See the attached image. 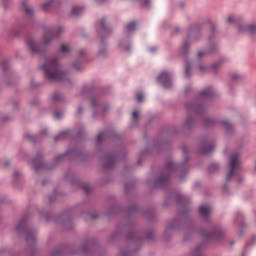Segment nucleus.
<instances>
[{
  "label": "nucleus",
  "instance_id": "26",
  "mask_svg": "<svg viewBox=\"0 0 256 256\" xmlns=\"http://www.w3.org/2000/svg\"><path fill=\"white\" fill-rule=\"evenodd\" d=\"M53 99H54V101H61V94H59V93L54 94Z\"/></svg>",
  "mask_w": 256,
  "mask_h": 256
},
{
  "label": "nucleus",
  "instance_id": "10",
  "mask_svg": "<svg viewBox=\"0 0 256 256\" xmlns=\"http://www.w3.org/2000/svg\"><path fill=\"white\" fill-rule=\"evenodd\" d=\"M199 213L202 217H209L211 214V206H200Z\"/></svg>",
  "mask_w": 256,
  "mask_h": 256
},
{
  "label": "nucleus",
  "instance_id": "51",
  "mask_svg": "<svg viewBox=\"0 0 256 256\" xmlns=\"http://www.w3.org/2000/svg\"><path fill=\"white\" fill-rule=\"evenodd\" d=\"M19 174L18 173H15V176H18Z\"/></svg>",
  "mask_w": 256,
  "mask_h": 256
},
{
  "label": "nucleus",
  "instance_id": "46",
  "mask_svg": "<svg viewBox=\"0 0 256 256\" xmlns=\"http://www.w3.org/2000/svg\"><path fill=\"white\" fill-rule=\"evenodd\" d=\"M99 55H103V51H100V52H99Z\"/></svg>",
  "mask_w": 256,
  "mask_h": 256
},
{
  "label": "nucleus",
  "instance_id": "32",
  "mask_svg": "<svg viewBox=\"0 0 256 256\" xmlns=\"http://www.w3.org/2000/svg\"><path fill=\"white\" fill-rule=\"evenodd\" d=\"M68 133H69L68 131L61 132V133L59 134V136L55 138L56 141H57V139H60V137H63V135H67Z\"/></svg>",
  "mask_w": 256,
  "mask_h": 256
},
{
  "label": "nucleus",
  "instance_id": "28",
  "mask_svg": "<svg viewBox=\"0 0 256 256\" xmlns=\"http://www.w3.org/2000/svg\"><path fill=\"white\" fill-rule=\"evenodd\" d=\"M83 189H84V191H85L86 193H89V192L91 191V186H89V184H85V185L83 186Z\"/></svg>",
  "mask_w": 256,
  "mask_h": 256
},
{
  "label": "nucleus",
  "instance_id": "43",
  "mask_svg": "<svg viewBox=\"0 0 256 256\" xmlns=\"http://www.w3.org/2000/svg\"><path fill=\"white\" fill-rule=\"evenodd\" d=\"M192 110L195 111V113H197V109L195 108V106H192Z\"/></svg>",
  "mask_w": 256,
  "mask_h": 256
},
{
  "label": "nucleus",
  "instance_id": "21",
  "mask_svg": "<svg viewBox=\"0 0 256 256\" xmlns=\"http://www.w3.org/2000/svg\"><path fill=\"white\" fill-rule=\"evenodd\" d=\"M107 137V132H101L98 137H97V141L98 143H101V141H103V139H105Z\"/></svg>",
  "mask_w": 256,
  "mask_h": 256
},
{
  "label": "nucleus",
  "instance_id": "27",
  "mask_svg": "<svg viewBox=\"0 0 256 256\" xmlns=\"http://www.w3.org/2000/svg\"><path fill=\"white\" fill-rule=\"evenodd\" d=\"M132 117L134 119V121H137V118L139 117V112L137 110H135L133 113H132Z\"/></svg>",
  "mask_w": 256,
  "mask_h": 256
},
{
  "label": "nucleus",
  "instance_id": "13",
  "mask_svg": "<svg viewBox=\"0 0 256 256\" xmlns=\"http://www.w3.org/2000/svg\"><path fill=\"white\" fill-rule=\"evenodd\" d=\"M36 239L35 232L33 230H29L26 234L27 243H33Z\"/></svg>",
  "mask_w": 256,
  "mask_h": 256
},
{
  "label": "nucleus",
  "instance_id": "7",
  "mask_svg": "<svg viewBox=\"0 0 256 256\" xmlns=\"http://www.w3.org/2000/svg\"><path fill=\"white\" fill-rule=\"evenodd\" d=\"M104 161V167L106 169H111V167H113L115 165V161H117V157L116 156H111V155H106L103 158Z\"/></svg>",
  "mask_w": 256,
  "mask_h": 256
},
{
  "label": "nucleus",
  "instance_id": "5",
  "mask_svg": "<svg viewBox=\"0 0 256 256\" xmlns=\"http://www.w3.org/2000/svg\"><path fill=\"white\" fill-rule=\"evenodd\" d=\"M158 83H161L164 89H171L173 83L171 82V74L169 72H162L158 76Z\"/></svg>",
  "mask_w": 256,
  "mask_h": 256
},
{
  "label": "nucleus",
  "instance_id": "33",
  "mask_svg": "<svg viewBox=\"0 0 256 256\" xmlns=\"http://www.w3.org/2000/svg\"><path fill=\"white\" fill-rule=\"evenodd\" d=\"M192 123H193V120H191L189 118L186 120V125H188V127L191 126Z\"/></svg>",
  "mask_w": 256,
  "mask_h": 256
},
{
  "label": "nucleus",
  "instance_id": "4",
  "mask_svg": "<svg viewBox=\"0 0 256 256\" xmlns=\"http://www.w3.org/2000/svg\"><path fill=\"white\" fill-rule=\"evenodd\" d=\"M65 29L63 26H59L56 30H48L44 34L43 42L45 45H49L53 39H57L61 33H64Z\"/></svg>",
  "mask_w": 256,
  "mask_h": 256
},
{
  "label": "nucleus",
  "instance_id": "37",
  "mask_svg": "<svg viewBox=\"0 0 256 256\" xmlns=\"http://www.w3.org/2000/svg\"><path fill=\"white\" fill-rule=\"evenodd\" d=\"M217 67H218V64H213V65H212L213 71H215V70L217 69Z\"/></svg>",
  "mask_w": 256,
  "mask_h": 256
},
{
  "label": "nucleus",
  "instance_id": "45",
  "mask_svg": "<svg viewBox=\"0 0 256 256\" xmlns=\"http://www.w3.org/2000/svg\"><path fill=\"white\" fill-rule=\"evenodd\" d=\"M6 167L9 165V161L5 162Z\"/></svg>",
  "mask_w": 256,
  "mask_h": 256
},
{
  "label": "nucleus",
  "instance_id": "42",
  "mask_svg": "<svg viewBox=\"0 0 256 256\" xmlns=\"http://www.w3.org/2000/svg\"><path fill=\"white\" fill-rule=\"evenodd\" d=\"M3 5H4V9H7V4L5 1L3 2Z\"/></svg>",
  "mask_w": 256,
  "mask_h": 256
},
{
  "label": "nucleus",
  "instance_id": "3",
  "mask_svg": "<svg viewBox=\"0 0 256 256\" xmlns=\"http://www.w3.org/2000/svg\"><path fill=\"white\" fill-rule=\"evenodd\" d=\"M175 170H177V165L172 162H168L166 164V172H163L155 183L156 187H165V185L169 183V175Z\"/></svg>",
  "mask_w": 256,
  "mask_h": 256
},
{
  "label": "nucleus",
  "instance_id": "36",
  "mask_svg": "<svg viewBox=\"0 0 256 256\" xmlns=\"http://www.w3.org/2000/svg\"><path fill=\"white\" fill-rule=\"evenodd\" d=\"M232 79H234V80H237V79H239V75H237V74H234V75L232 76Z\"/></svg>",
  "mask_w": 256,
  "mask_h": 256
},
{
  "label": "nucleus",
  "instance_id": "47",
  "mask_svg": "<svg viewBox=\"0 0 256 256\" xmlns=\"http://www.w3.org/2000/svg\"><path fill=\"white\" fill-rule=\"evenodd\" d=\"M200 71H203V66L200 67Z\"/></svg>",
  "mask_w": 256,
  "mask_h": 256
},
{
  "label": "nucleus",
  "instance_id": "11",
  "mask_svg": "<svg viewBox=\"0 0 256 256\" xmlns=\"http://www.w3.org/2000/svg\"><path fill=\"white\" fill-rule=\"evenodd\" d=\"M81 13H83V7H81V6L72 7V10H71L72 17H79V15H81Z\"/></svg>",
  "mask_w": 256,
  "mask_h": 256
},
{
  "label": "nucleus",
  "instance_id": "19",
  "mask_svg": "<svg viewBox=\"0 0 256 256\" xmlns=\"http://www.w3.org/2000/svg\"><path fill=\"white\" fill-rule=\"evenodd\" d=\"M137 29V24L135 22H130L126 26V31H135Z\"/></svg>",
  "mask_w": 256,
  "mask_h": 256
},
{
  "label": "nucleus",
  "instance_id": "12",
  "mask_svg": "<svg viewBox=\"0 0 256 256\" xmlns=\"http://www.w3.org/2000/svg\"><path fill=\"white\" fill-rule=\"evenodd\" d=\"M203 237H206V239H217L218 235H221L220 231H216L212 234L207 232H202Z\"/></svg>",
  "mask_w": 256,
  "mask_h": 256
},
{
  "label": "nucleus",
  "instance_id": "15",
  "mask_svg": "<svg viewBox=\"0 0 256 256\" xmlns=\"http://www.w3.org/2000/svg\"><path fill=\"white\" fill-rule=\"evenodd\" d=\"M213 149H215V145H213V144H206V145L201 149V152H202V153H211V151H213Z\"/></svg>",
  "mask_w": 256,
  "mask_h": 256
},
{
  "label": "nucleus",
  "instance_id": "50",
  "mask_svg": "<svg viewBox=\"0 0 256 256\" xmlns=\"http://www.w3.org/2000/svg\"><path fill=\"white\" fill-rule=\"evenodd\" d=\"M126 51H129V47L126 48Z\"/></svg>",
  "mask_w": 256,
  "mask_h": 256
},
{
  "label": "nucleus",
  "instance_id": "2",
  "mask_svg": "<svg viewBox=\"0 0 256 256\" xmlns=\"http://www.w3.org/2000/svg\"><path fill=\"white\" fill-rule=\"evenodd\" d=\"M229 169L230 171L227 175V181H231V179L241 171V156L238 153L231 155Z\"/></svg>",
  "mask_w": 256,
  "mask_h": 256
},
{
  "label": "nucleus",
  "instance_id": "31",
  "mask_svg": "<svg viewBox=\"0 0 256 256\" xmlns=\"http://www.w3.org/2000/svg\"><path fill=\"white\" fill-rule=\"evenodd\" d=\"M193 256H201V250L199 248H197L194 253Z\"/></svg>",
  "mask_w": 256,
  "mask_h": 256
},
{
  "label": "nucleus",
  "instance_id": "22",
  "mask_svg": "<svg viewBox=\"0 0 256 256\" xmlns=\"http://www.w3.org/2000/svg\"><path fill=\"white\" fill-rule=\"evenodd\" d=\"M0 65H1L2 69H4V71H7L8 67H9V62L7 60H3Z\"/></svg>",
  "mask_w": 256,
  "mask_h": 256
},
{
  "label": "nucleus",
  "instance_id": "48",
  "mask_svg": "<svg viewBox=\"0 0 256 256\" xmlns=\"http://www.w3.org/2000/svg\"><path fill=\"white\" fill-rule=\"evenodd\" d=\"M78 112L81 113V108L78 109Z\"/></svg>",
  "mask_w": 256,
  "mask_h": 256
},
{
  "label": "nucleus",
  "instance_id": "18",
  "mask_svg": "<svg viewBox=\"0 0 256 256\" xmlns=\"http://www.w3.org/2000/svg\"><path fill=\"white\" fill-rule=\"evenodd\" d=\"M26 221L25 219L21 220L18 225L16 226V231L19 233L25 229Z\"/></svg>",
  "mask_w": 256,
  "mask_h": 256
},
{
  "label": "nucleus",
  "instance_id": "16",
  "mask_svg": "<svg viewBox=\"0 0 256 256\" xmlns=\"http://www.w3.org/2000/svg\"><path fill=\"white\" fill-rule=\"evenodd\" d=\"M22 9H24V11H25V13H27V15L33 14V8H31L29 6V4H27V2L22 3Z\"/></svg>",
  "mask_w": 256,
  "mask_h": 256
},
{
  "label": "nucleus",
  "instance_id": "25",
  "mask_svg": "<svg viewBox=\"0 0 256 256\" xmlns=\"http://www.w3.org/2000/svg\"><path fill=\"white\" fill-rule=\"evenodd\" d=\"M100 27H101L104 31H107V26L105 25V19L100 20Z\"/></svg>",
  "mask_w": 256,
  "mask_h": 256
},
{
  "label": "nucleus",
  "instance_id": "34",
  "mask_svg": "<svg viewBox=\"0 0 256 256\" xmlns=\"http://www.w3.org/2000/svg\"><path fill=\"white\" fill-rule=\"evenodd\" d=\"M185 75L186 77H189V65L186 66Z\"/></svg>",
  "mask_w": 256,
  "mask_h": 256
},
{
  "label": "nucleus",
  "instance_id": "41",
  "mask_svg": "<svg viewBox=\"0 0 256 256\" xmlns=\"http://www.w3.org/2000/svg\"><path fill=\"white\" fill-rule=\"evenodd\" d=\"M187 48H188L187 43H184V50L187 51Z\"/></svg>",
  "mask_w": 256,
  "mask_h": 256
},
{
  "label": "nucleus",
  "instance_id": "35",
  "mask_svg": "<svg viewBox=\"0 0 256 256\" xmlns=\"http://www.w3.org/2000/svg\"><path fill=\"white\" fill-rule=\"evenodd\" d=\"M203 55H205V52H203V51L198 52V57H199V59H201V57H202Z\"/></svg>",
  "mask_w": 256,
  "mask_h": 256
},
{
  "label": "nucleus",
  "instance_id": "17",
  "mask_svg": "<svg viewBox=\"0 0 256 256\" xmlns=\"http://www.w3.org/2000/svg\"><path fill=\"white\" fill-rule=\"evenodd\" d=\"M60 53H64V55H67V53H71V47L67 44H62L60 48Z\"/></svg>",
  "mask_w": 256,
  "mask_h": 256
},
{
  "label": "nucleus",
  "instance_id": "8",
  "mask_svg": "<svg viewBox=\"0 0 256 256\" xmlns=\"http://www.w3.org/2000/svg\"><path fill=\"white\" fill-rule=\"evenodd\" d=\"M59 5V0H49L42 5L43 11H51Z\"/></svg>",
  "mask_w": 256,
  "mask_h": 256
},
{
  "label": "nucleus",
  "instance_id": "6",
  "mask_svg": "<svg viewBox=\"0 0 256 256\" xmlns=\"http://www.w3.org/2000/svg\"><path fill=\"white\" fill-rule=\"evenodd\" d=\"M26 44L32 53H40L41 45L37 44L32 38L28 39Z\"/></svg>",
  "mask_w": 256,
  "mask_h": 256
},
{
  "label": "nucleus",
  "instance_id": "29",
  "mask_svg": "<svg viewBox=\"0 0 256 256\" xmlns=\"http://www.w3.org/2000/svg\"><path fill=\"white\" fill-rule=\"evenodd\" d=\"M227 21H228V23H235V16H233V15L228 16Z\"/></svg>",
  "mask_w": 256,
  "mask_h": 256
},
{
  "label": "nucleus",
  "instance_id": "30",
  "mask_svg": "<svg viewBox=\"0 0 256 256\" xmlns=\"http://www.w3.org/2000/svg\"><path fill=\"white\" fill-rule=\"evenodd\" d=\"M62 116H63V113H61V112H55V114H54V117L56 119H61Z\"/></svg>",
  "mask_w": 256,
  "mask_h": 256
},
{
  "label": "nucleus",
  "instance_id": "40",
  "mask_svg": "<svg viewBox=\"0 0 256 256\" xmlns=\"http://www.w3.org/2000/svg\"><path fill=\"white\" fill-rule=\"evenodd\" d=\"M80 55H81V56L85 55V50H81V51H80Z\"/></svg>",
  "mask_w": 256,
  "mask_h": 256
},
{
  "label": "nucleus",
  "instance_id": "14",
  "mask_svg": "<svg viewBox=\"0 0 256 256\" xmlns=\"http://www.w3.org/2000/svg\"><path fill=\"white\" fill-rule=\"evenodd\" d=\"M213 95V89L212 88H207L205 90H202L200 92V97H212Z\"/></svg>",
  "mask_w": 256,
  "mask_h": 256
},
{
  "label": "nucleus",
  "instance_id": "1",
  "mask_svg": "<svg viewBox=\"0 0 256 256\" xmlns=\"http://www.w3.org/2000/svg\"><path fill=\"white\" fill-rule=\"evenodd\" d=\"M41 69L44 71L45 78L49 81H63L67 77V74L61 71L57 58L47 59Z\"/></svg>",
  "mask_w": 256,
  "mask_h": 256
},
{
  "label": "nucleus",
  "instance_id": "39",
  "mask_svg": "<svg viewBox=\"0 0 256 256\" xmlns=\"http://www.w3.org/2000/svg\"><path fill=\"white\" fill-rule=\"evenodd\" d=\"M73 68H74V69H81V67L76 66L75 63L73 64Z\"/></svg>",
  "mask_w": 256,
  "mask_h": 256
},
{
  "label": "nucleus",
  "instance_id": "49",
  "mask_svg": "<svg viewBox=\"0 0 256 256\" xmlns=\"http://www.w3.org/2000/svg\"><path fill=\"white\" fill-rule=\"evenodd\" d=\"M209 121H211V120H207V125H209Z\"/></svg>",
  "mask_w": 256,
  "mask_h": 256
},
{
  "label": "nucleus",
  "instance_id": "9",
  "mask_svg": "<svg viewBox=\"0 0 256 256\" xmlns=\"http://www.w3.org/2000/svg\"><path fill=\"white\" fill-rule=\"evenodd\" d=\"M238 31H240V32L247 31V32L250 33V35H255V33H256V24H251L248 27H246L244 25H240L238 27Z\"/></svg>",
  "mask_w": 256,
  "mask_h": 256
},
{
  "label": "nucleus",
  "instance_id": "38",
  "mask_svg": "<svg viewBox=\"0 0 256 256\" xmlns=\"http://www.w3.org/2000/svg\"><path fill=\"white\" fill-rule=\"evenodd\" d=\"M107 0H96L97 3H105Z\"/></svg>",
  "mask_w": 256,
  "mask_h": 256
},
{
  "label": "nucleus",
  "instance_id": "23",
  "mask_svg": "<svg viewBox=\"0 0 256 256\" xmlns=\"http://www.w3.org/2000/svg\"><path fill=\"white\" fill-rule=\"evenodd\" d=\"M222 125L224 128H226L227 130L229 129H233V125H231V123H229L228 121H223Z\"/></svg>",
  "mask_w": 256,
  "mask_h": 256
},
{
  "label": "nucleus",
  "instance_id": "20",
  "mask_svg": "<svg viewBox=\"0 0 256 256\" xmlns=\"http://www.w3.org/2000/svg\"><path fill=\"white\" fill-rule=\"evenodd\" d=\"M32 163L34 165L35 171H39V168L43 167V163L41 162V160H38V164H37V160H33Z\"/></svg>",
  "mask_w": 256,
  "mask_h": 256
},
{
  "label": "nucleus",
  "instance_id": "44",
  "mask_svg": "<svg viewBox=\"0 0 256 256\" xmlns=\"http://www.w3.org/2000/svg\"><path fill=\"white\" fill-rule=\"evenodd\" d=\"M150 51L153 53V51H156V48H151Z\"/></svg>",
  "mask_w": 256,
  "mask_h": 256
},
{
  "label": "nucleus",
  "instance_id": "24",
  "mask_svg": "<svg viewBox=\"0 0 256 256\" xmlns=\"http://www.w3.org/2000/svg\"><path fill=\"white\" fill-rule=\"evenodd\" d=\"M144 97L145 96L143 95V93H138L136 95V99H137L138 103H141L143 101Z\"/></svg>",
  "mask_w": 256,
  "mask_h": 256
}]
</instances>
